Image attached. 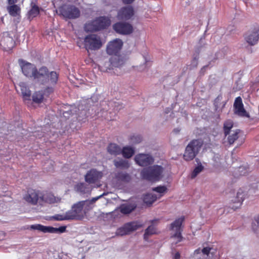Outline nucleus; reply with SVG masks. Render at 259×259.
Returning a JSON list of instances; mask_svg holds the SVG:
<instances>
[{"instance_id": "obj_7", "label": "nucleus", "mask_w": 259, "mask_h": 259, "mask_svg": "<svg viewBox=\"0 0 259 259\" xmlns=\"http://www.w3.org/2000/svg\"><path fill=\"white\" fill-rule=\"evenodd\" d=\"M84 44L87 50H97L102 46L100 37L94 34L87 35L84 39Z\"/></svg>"}, {"instance_id": "obj_37", "label": "nucleus", "mask_w": 259, "mask_h": 259, "mask_svg": "<svg viewBox=\"0 0 259 259\" xmlns=\"http://www.w3.org/2000/svg\"><path fill=\"white\" fill-rule=\"evenodd\" d=\"M240 132V130H236L234 133L228 137V141L229 144H233L239 137V134Z\"/></svg>"}, {"instance_id": "obj_53", "label": "nucleus", "mask_w": 259, "mask_h": 259, "mask_svg": "<svg viewBox=\"0 0 259 259\" xmlns=\"http://www.w3.org/2000/svg\"><path fill=\"white\" fill-rule=\"evenodd\" d=\"M207 67V66H205L203 67V68L201 69V71L203 69H205V68Z\"/></svg>"}, {"instance_id": "obj_36", "label": "nucleus", "mask_w": 259, "mask_h": 259, "mask_svg": "<svg viewBox=\"0 0 259 259\" xmlns=\"http://www.w3.org/2000/svg\"><path fill=\"white\" fill-rule=\"evenodd\" d=\"M44 99V95L40 91L35 92L32 96L33 101L36 103H41Z\"/></svg>"}, {"instance_id": "obj_52", "label": "nucleus", "mask_w": 259, "mask_h": 259, "mask_svg": "<svg viewBox=\"0 0 259 259\" xmlns=\"http://www.w3.org/2000/svg\"><path fill=\"white\" fill-rule=\"evenodd\" d=\"M242 169H243V167H239V169H238V171H239V172H241V171H242Z\"/></svg>"}, {"instance_id": "obj_46", "label": "nucleus", "mask_w": 259, "mask_h": 259, "mask_svg": "<svg viewBox=\"0 0 259 259\" xmlns=\"http://www.w3.org/2000/svg\"><path fill=\"white\" fill-rule=\"evenodd\" d=\"M18 0H7L8 4L10 5H16L15 4L17 2Z\"/></svg>"}, {"instance_id": "obj_13", "label": "nucleus", "mask_w": 259, "mask_h": 259, "mask_svg": "<svg viewBox=\"0 0 259 259\" xmlns=\"http://www.w3.org/2000/svg\"><path fill=\"white\" fill-rule=\"evenodd\" d=\"M113 29L117 33L123 35H128L133 32V27L126 22H116L113 25Z\"/></svg>"}, {"instance_id": "obj_23", "label": "nucleus", "mask_w": 259, "mask_h": 259, "mask_svg": "<svg viewBox=\"0 0 259 259\" xmlns=\"http://www.w3.org/2000/svg\"><path fill=\"white\" fill-rule=\"evenodd\" d=\"M117 180L124 183H128L131 180V177L128 173L123 171H118L115 175Z\"/></svg>"}, {"instance_id": "obj_4", "label": "nucleus", "mask_w": 259, "mask_h": 259, "mask_svg": "<svg viewBox=\"0 0 259 259\" xmlns=\"http://www.w3.org/2000/svg\"><path fill=\"white\" fill-rule=\"evenodd\" d=\"M203 141L201 139H194L186 146L183 158L187 161L192 160L199 153L202 145Z\"/></svg>"}, {"instance_id": "obj_12", "label": "nucleus", "mask_w": 259, "mask_h": 259, "mask_svg": "<svg viewBox=\"0 0 259 259\" xmlns=\"http://www.w3.org/2000/svg\"><path fill=\"white\" fill-rule=\"evenodd\" d=\"M103 177L102 171H98L95 168H92L88 171L84 176V180L88 184H95L99 182Z\"/></svg>"}, {"instance_id": "obj_31", "label": "nucleus", "mask_w": 259, "mask_h": 259, "mask_svg": "<svg viewBox=\"0 0 259 259\" xmlns=\"http://www.w3.org/2000/svg\"><path fill=\"white\" fill-rule=\"evenodd\" d=\"M75 189L77 191L83 194L87 193L90 191L89 185L84 183H78L75 186Z\"/></svg>"}, {"instance_id": "obj_33", "label": "nucleus", "mask_w": 259, "mask_h": 259, "mask_svg": "<svg viewBox=\"0 0 259 259\" xmlns=\"http://www.w3.org/2000/svg\"><path fill=\"white\" fill-rule=\"evenodd\" d=\"M57 84V83L54 84L52 85L50 83H46L45 84H48L50 85L51 86L47 87L44 90L40 91V92H42V95H44V98L45 97H48L50 95L53 93L54 91V87Z\"/></svg>"}, {"instance_id": "obj_22", "label": "nucleus", "mask_w": 259, "mask_h": 259, "mask_svg": "<svg viewBox=\"0 0 259 259\" xmlns=\"http://www.w3.org/2000/svg\"><path fill=\"white\" fill-rule=\"evenodd\" d=\"M21 92L24 100H30L31 97V91L25 82H21L19 84Z\"/></svg>"}, {"instance_id": "obj_34", "label": "nucleus", "mask_w": 259, "mask_h": 259, "mask_svg": "<svg viewBox=\"0 0 259 259\" xmlns=\"http://www.w3.org/2000/svg\"><path fill=\"white\" fill-rule=\"evenodd\" d=\"M134 209L135 207L128 204H122L120 207V212L125 214L131 213Z\"/></svg>"}, {"instance_id": "obj_50", "label": "nucleus", "mask_w": 259, "mask_h": 259, "mask_svg": "<svg viewBox=\"0 0 259 259\" xmlns=\"http://www.w3.org/2000/svg\"><path fill=\"white\" fill-rule=\"evenodd\" d=\"M83 112V114H84V115H83V117H82V119L78 118V120H83V119H86V118H87L88 115H87V114H86V111H84Z\"/></svg>"}, {"instance_id": "obj_5", "label": "nucleus", "mask_w": 259, "mask_h": 259, "mask_svg": "<svg viewBox=\"0 0 259 259\" xmlns=\"http://www.w3.org/2000/svg\"><path fill=\"white\" fill-rule=\"evenodd\" d=\"M58 11L59 15L65 19H76L80 15V12L78 8L73 5H63L59 8Z\"/></svg>"}, {"instance_id": "obj_44", "label": "nucleus", "mask_w": 259, "mask_h": 259, "mask_svg": "<svg viewBox=\"0 0 259 259\" xmlns=\"http://www.w3.org/2000/svg\"><path fill=\"white\" fill-rule=\"evenodd\" d=\"M104 195V193L98 196V197H94V198H93L91 200H90V203L91 204H92V203H95L97 200H98L99 198H101L103 195Z\"/></svg>"}, {"instance_id": "obj_41", "label": "nucleus", "mask_w": 259, "mask_h": 259, "mask_svg": "<svg viewBox=\"0 0 259 259\" xmlns=\"http://www.w3.org/2000/svg\"><path fill=\"white\" fill-rule=\"evenodd\" d=\"M130 140L133 144H138L142 141V138L140 135H134L131 137Z\"/></svg>"}, {"instance_id": "obj_3", "label": "nucleus", "mask_w": 259, "mask_h": 259, "mask_svg": "<svg viewBox=\"0 0 259 259\" xmlns=\"http://www.w3.org/2000/svg\"><path fill=\"white\" fill-rule=\"evenodd\" d=\"M163 168L160 165H154L144 168L141 172L143 179L155 182L160 180L162 177Z\"/></svg>"}, {"instance_id": "obj_19", "label": "nucleus", "mask_w": 259, "mask_h": 259, "mask_svg": "<svg viewBox=\"0 0 259 259\" xmlns=\"http://www.w3.org/2000/svg\"><path fill=\"white\" fill-rule=\"evenodd\" d=\"M137 164L142 166H147L154 162V158L151 155L146 154H139L135 157Z\"/></svg>"}, {"instance_id": "obj_25", "label": "nucleus", "mask_w": 259, "mask_h": 259, "mask_svg": "<svg viewBox=\"0 0 259 259\" xmlns=\"http://www.w3.org/2000/svg\"><path fill=\"white\" fill-rule=\"evenodd\" d=\"M107 151L111 155H117L121 154V149L118 145L110 143L107 147Z\"/></svg>"}, {"instance_id": "obj_15", "label": "nucleus", "mask_w": 259, "mask_h": 259, "mask_svg": "<svg viewBox=\"0 0 259 259\" xmlns=\"http://www.w3.org/2000/svg\"><path fill=\"white\" fill-rule=\"evenodd\" d=\"M30 229L33 230H37L44 233H63L66 230V226H61L58 228H54L53 227H47L41 225L40 224L32 225L30 226Z\"/></svg>"}, {"instance_id": "obj_40", "label": "nucleus", "mask_w": 259, "mask_h": 259, "mask_svg": "<svg viewBox=\"0 0 259 259\" xmlns=\"http://www.w3.org/2000/svg\"><path fill=\"white\" fill-rule=\"evenodd\" d=\"M203 168V167L202 165H199L196 166L191 174V178H195L197 176V175L202 170Z\"/></svg>"}, {"instance_id": "obj_9", "label": "nucleus", "mask_w": 259, "mask_h": 259, "mask_svg": "<svg viewBox=\"0 0 259 259\" xmlns=\"http://www.w3.org/2000/svg\"><path fill=\"white\" fill-rule=\"evenodd\" d=\"M41 193L39 191L33 189H28L23 195V199L31 205H36L38 202L41 204Z\"/></svg>"}, {"instance_id": "obj_8", "label": "nucleus", "mask_w": 259, "mask_h": 259, "mask_svg": "<svg viewBox=\"0 0 259 259\" xmlns=\"http://www.w3.org/2000/svg\"><path fill=\"white\" fill-rule=\"evenodd\" d=\"M184 220V217H181L176 219L170 224V230H174L175 229V233L171 235V238L176 240V241L174 242L176 244L181 242L183 239L182 235L183 230L181 228V226Z\"/></svg>"}, {"instance_id": "obj_21", "label": "nucleus", "mask_w": 259, "mask_h": 259, "mask_svg": "<svg viewBox=\"0 0 259 259\" xmlns=\"http://www.w3.org/2000/svg\"><path fill=\"white\" fill-rule=\"evenodd\" d=\"M31 9L27 13L28 19L31 21L34 18L37 17L40 13V8L35 2H32L30 4Z\"/></svg>"}, {"instance_id": "obj_14", "label": "nucleus", "mask_w": 259, "mask_h": 259, "mask_svg": "<svg viewBox=\"0 0 259 259\" xmlns=\"http://www.w3.org/2000/svg\"><path fill=\"white\" fill-rule=\"evenodd\" d=\"M15 42L8 32H5L0 40V46L5 51L11 50L15 46Z\"/></svg>"}, {"instance_id": "obj_2", "label": "nucleus", "mask_w": 259, "mask_h": 259, "mask_svg": "<svg viewBox=\"0 0 259 259\" xmlns=\"http://www.w3.org/2000/svg\"><path fill=\"white\" fill-rule=\"evenodd\" d=\"M111 25L110 18L106 16H100L86 23L84 29L86 31L96 32L107 28Z\"/></svg>"}, {"instance_id": "obj_48", "label": "nucleus", "mask_w": 259, "mask_h": 259, "mask_svg": "<svg viewBox=\"0 0 259 259\" xmlns=\"http://www.w3.org/2000/svg\"><path fill=\"white\" fill-rule=\"evenodd\" d=\"M201 250L202 249H201L200 248L196 249L194 252V255L199 254L201 253Z\"/></svg>"}, {"instance_id": "obj_17", "label": "nucleus", "mask_w": 259, "mask_h": 259, "mask_svg": "<svg viewBox=\"0 0 259 259\" xmlns=\"http://www.w3.org/2000/svg\"><path fill=\"white\" fill-rule=\"evenodd\" d=\"M244 38L246 41L250 46H253L257 44L259 39V27H255L251 31L247 32Z\"/></svg>"}, {"instance_id": "obj_27", "label": "nucleus", "mask_w": 259, "mask_h": 259, "mask_svg": "<svg viewBox=\"0 0 259 259\" xmlns=\"http://www.w3.org/2000/svg\"><path fill=\"white\" fill-rule=\"evenodd\" d=\"M243 196H244V195L243 194V192L239 191L237 192L236 198H235V200H234V201H233V203L237 204V205L235 206H234V205L232 206V209H233L234 210H235L237 208L240 207V206L241 205V204L242 203V202L244 200Z\"/></svg>"}, {"instance_id": "obj_18", "label": "nucleus", "mask_w": 259, "mask_h": 259, "mask_svg": "<svg viewBox=\"0 0 259 259\" xmlns=\"http://www.w3.org/2000/svg\"><path fill=\"white\" fill-rule=\"evenodd\" d=\"M134 15V10L132 6L123 7L117 13L118 19L121 20H128Z\"/></svg>"}, {"instance_id": "obj_32", "label": "nucleus", "mask_w": 259, "mask_h": 259, "mask_svg": "<svg viewBox=\"0 0 259 259\" xmlns=\"http://www.w3.org/2000/svg\"><path fill=\"white\" fill-rule=\"evenodd\" d=\"M114 164L116 167L121 169H127L129 167L130 164L127 161L120 159L119 160H114L113 161Z\"/></svg>"}, {"instance_id": "obj_16", "label": "nucleus", "mask_w": 259, "mask_h": 259, "mask_svg": "<svg viewBox=\"0 0 259 259\" xmlns=\"http://www.w3.org/2000/svg\"><path fill=\"white\" fill-rule=\"evenodd\" d=\"M234 112L235 114L241 116L249 117V114L244 108L242 100L241 97L236 98L234 104Z\"/></svg>"}, {"instance_id": "obj_38", "label": "nucleus", "mask_w": 259, "mask_h": 259, "mask_svg": "<svg viewBox=\"0 0 259 259\" xmlns=\"http://www.w3.org/2000/svg\"><path fill=\"white\" fill-rule=\"evenodd\" d=\"M201 48H198L196 49L195 52L196 54L194 55L193 60H192L191 65L193 67H197L198 64L199 54L200 52Z\"/></svg>"}, {"instance_id": "obj_28", "label": "nucleus", "mask_w": 259, "mask_h": 259, "mask_svg": "<svg viewBox=\"0 0 259 259\" xmlns=\"http://www.w3.org/2000/svg\"><path fill=\"white\" fill-rule=\"evenodd\" d=\"M7 9L9 14L13 17L17 16L20 13L21 11L20 8L17 5L9 6Z\"/></svg>"}, {"instance_id": "obj_47", "label": "nucleus", "mask_w": 259, "mask_h": 259, "mask_svg": "<svg viewBox=\"0 0 259 259\" xmlns=\"http://www.w3.org/2000/svg\"><path fill=\"white\" fill-rule=\"evenodd\" d=\"M135 0H122L124 4H131L134 2Z\"/></svg>"}, {"instance_id": "obj_6", "label": "nucleus", "mask_w": 259, "mask_h": 259, "mask_svg": "<svg viewBox=\"0 0 259 259\" xmlns=\"http://www.w3.org/2000/svg\"><path fill=\"white\" fill-rule=\"evenodd\" d=\"M84 205V201H79L74 204L70 210L66 212L67 220H81L82 219L84 216L82 211Z\"/></svg>"}, {"instance_id": "obj_10", "label": "nucleus", "mask_w": 259, "mask_h": 259, "mask_svg": "<svg viewBox=\"0 0 259 259\" xmlns=\"http://www.w3.org/2000/svg\"><path fill=\"white\" fill-rule=\"evenodd\" d=\"M142 224L137 222H132L124 224L122 227L119 228L116 231L117 236H123L130 234L131 232L142 227Z\"/></svg>"}, {"instance_id": "obj_51", "label": "nucleus", "mask_w": 259, "mask_h": 259, "mask_svg": "<svg viewBox=\"0 0 259 259\" xmlns=\"http://www.w3.org/2000/svg\"><path fill=\"white\" fill-rule=\"evenodd\" d=\"M255 221L256 223L257 224H259V214L255 218Z\"/></svg>"}, {"instance_id": "obj_39", "label": "nucleus", "mask_w": 259, "mask_h": 259, "mask_svg": "<svg viewBox=\"0 0 259 259\" xmlns=\"http://www.w3.org/2000/svg\"><path fill=\"white\" fill-rule=\"evenodd\" d=\"M211 249V248L209 247H204L201 250V253H202V257H200V259H210L209 255L210 254V250Z\"/></svg>"}, {"instance_id": "obj_26", "label": "nucleus", "mask_w": 259, "mask_h": 259, "mask_svg": "<svg viewBox=\"0 0 259 259\" xmlns=\"http://www.w3.org/2000/svg\"><path fill=\"white\" fill-rule=\"evenodd\" d=\"M233 121L231 119L226 120L223 124V131L225 137L228 135L231 131V130L233 127Z\"/></svg>"}, {"instance_id": "obj_30", "label": "nucleus", "mask_w": 259, "mask_h": 259, "mask_svg": "<svg viewBox=\"0 0 259 259\" xmlns=\"http://www.w3.org/2000/svg\"><path fill=\"white\" fill-rule=\"evenodd\" d=\"M123 156L126 158H131L135 153L134 149L128 146L124 147L121 150V152Z\"/></svg>"}, {"instance_id": "obj_1", "label": "nucleus", "mask_w": 259, "mask_h": 259, "mask_svg": "<svg viewBox=\"0 0 259 259\" xmlns=\"http://www.w3.org/2000/svg\"><path fill=\"white\" fill-rule=\"evenodd\" d=\"M19 63L25 76L33 78L40 84L50 83L54 85L57 83L59 74L56 71L49 72L46 66H42L38 70L35 65L22 59L19 60Z\"/></svg>"}, {"instance_id": "obj_24", "label": "nucleus", "mask_w": 259, "mask_h": 259, "mask_svg": "<svg viewBox=\"0 0 259 259\" xmlns=\"http://www.w3.org/2000/svg\"><path fill=\"white\" fill-rule=\"evenodd\" d=\"M57 202V198L52 194L48 193L42 194L41 197V203L42 202L49 204L54 203Z\"/></svg>"}, {"instance_id": "obj_20", "label": "nucleus", "mask_w": 259, "mask_h": 259, "mask_svg": "<svg viewBox=\"0 0 259 259\" xmlns=\"http://www.w3.org/2000/svg\"><path fill=\"white\" fill-rule=\"evenodd\" d=\"M112 56L109 60L112 68L113 67H120L124 64L126 58L124 56L118 54Z\"/></svg>"}, {"instance_id": "obj_43", "label": "nucleus", "mask_w": 259, "mask_h": 259, "mask_svg": "<svg viewBox=\"0 0 259 259\" xmlns=\"http://www.w3.org/2000/svg\"><path fill=\"white\" fill-rule=\"evenodd\" d=\"M53 219L55 221H64L67 220L66 212L64 214H57L53 217Z\"/></svg>"}, {"instance_id": "obj_35", "label": "nucleus", "mask_w": 259, "mask_h": 259, "mask_svg": "<svg viewBox=\"0 0 259 259\" xmlns=\"http://www.w3.org/2000/svg\"><path fill=\"white\" fill-rule=\"evenodd\" d=\"M155 234H156V228L153 225L149 226L145 230L144 238L147 240L149 235Z\"/></svg>"}, {"instance_id": "obj_42", "label": "nucleus", "mask_w": 259, "mask_h": 259, "mask_svg": "<svg viewBox=\"0 0 259 259\" xmlns=\"http://www.w3.org/2000/svg\"><path fill=\"white\" fill-rule=\"evenodd\" d=\"M153 191L157 192L160 194H162L166 192L167 188L164 186H159L152 189Z\"/></svg>"}, {"instance_id": "obj_54", "label": "nucleus", "mask_w": 259, "mask_h": 259, "mask_svg": "<svg viewBox=\"0 0 259 259\" xmlns=\"http://www.w3.org/2000/svg\"><path fill=\"white\" fill-rule=\"evenodd\" d=\"M245 175V172H244L243 174H241L240 175Z\"/></svg>"}, {"instance_id": "obj_49", "label": "nucleus", "mask_w": 259, "mask_h": 259, "mask_svg": "<svg viewBox=\"0 0 259 259\" xmlns=\"http://www.w3.org/2000/svg\"><path fill=\"white\" fill-rule=\"evenodd\" d=\"M181 255L179 252H177L174 255V259H180Z\"/></svg>"}, {"instance_id": "obj_45", "label": "nucleus", "mask_w": 259, "mask_h": 259, "mask_svg": "<svg viewBox=\"0 0 259 259\" xmlns=\"http://www.w3.org/2000/svg\"><path fill=\"white\" fill-rule=\"evenodd\" d=\"M258 227V224H257V223L256 224H255V223H252V228L254 232H255L257 231Z\"/></svg>"}, {"instance_id": "obj_11", "label": "nucleus", "mask_w": 259, "mask_h": 259, "mask_svg": "<svg viewBox=\"0 0 259 259\" xmlns=\"http://www.w3.org/2000/svg\"><path fill=\"white\" fill-rule=\"evenodd\" d=\"M123 46V41L119 38L110 41L106 47V52L109 55H117Z\"/></svg>"}, {"instance_id": "obj_29", "label": "nucleus", "mask_w": 259, "mask_h": 259, "mask_svg": "<svg viewBox=\"0 0 259 259\" xmlns=\"http://www.w3.org/2000/svg\"><path fill=\"white\" fill-rule=\"evenodd\" d=\"M157 199V197L155 194H147L144 195L143 198L144 202L147 205H151Z\"/></svg>"}]
</instances>
